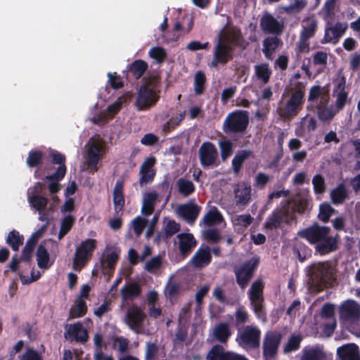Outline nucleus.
Instances as JSON below:
<instances>
[{
    "label": "nucleus",
    "mask_w": 360,
    "mask_h": 360,
    "mask_svg": "<svg viewBox=\"0 0 360 360\" xmlns=\"http://www.w3.org/2000/svg\"><path fill=\"white\" fill-rule=\"evenodd\" d=\"M346 78L342 76L333 89V96L336 97L335 109L337 112L342 110L348 100V92L345 91Z\"/></svg>",
    "instance_id": "18"
},
{
    "label": "nucleus",
    "mask_w": 360,
    "mask_h": 360,
    "mask_svg": "<svg viewBox=\"0 0 360 360\" xmlns=\"http://www.w3.org/2000/svg\"><path fill=\"white\" fill-rule=\"evenodd\" d=\"M141 286L137 282L125 284L120 290L122 300L123 302L133 301L141 295Z\"/></svg>",
    "instance_id": "25"
},
{
    "label": "nucleus",
    "mask_w": 360,
    "mask_h": 360,
    "mask_svg": "<svg viewBox=\"0 0 360 360\" xmlns=\"http://www.w3.org/2000/svg\"><path fill=\"white\" fill-rule=\"evenodd\" d=\"M158 198V195L156 191L148 192L144 195L141 210L143 216L148 217L153 213Z\"/></svg>",
    "instance_id": "30"
},
{
    "label": "nucleus",
    "mask_w": 360,
    "mask_h": 360,
    "mask_svg": "<svg viewBox=\"0 0 360 360\" xmlns=\"http://www.w3.org/2000/svg\"><path fill=\"white\" fill-rule=\"evenodd\" d=\"M103 146L97 141L93 142L87 150V164L94 172L98 171V163L102 155Z\"/></svg>",
    "instance_id": "23"
},
{
    "label": "nucleus",
    "mask_w": 360,
    "mask_h": 360,
    "mask_svg": "<svg viewBox=\"0 0 360 360\" xmlns=\"http://www.w3.org/2000/svg\"><path fill=\"white\" fill-rule=\"evenodd\" d=\"M66 171V166L58 167L54 173L45 176L44 179L49 181L48 188L51 195L58 193L60 190V181L64 178Z\"/></svg>",
    "instance_id": "22"
},
{
    "label": "nucleus",
    "mask_w": 360,
    "mask_h": 360,
    "mask_svg": "<svg viewBox=\"0 0 360 360\" xmlns=\"http://www.w3.org/2000/svg\"><path fill=\"white\" fill-rule=\"evenodd\" d=\"M333 274L331 265L328 262L312 264L308 271L310 287L316 292L322 291Z\"/></svg>",
    "instance_id": "5"
},
{
    "label": "nucleus",
    "mask_w": 360,
    "mask_h": 360,
    "mask_svg": "<svg viewBox=\"0 0 360 360\" xmlns=\"http://www.w3.org/2000/svg\"><path fill=\"white\" fill-rule=\"evenodd\" d=\"M316 109L318 117L322 122L331 121L338 112L337 110L333 111L331 107H325L321 105H318Z\"/></svg>",
    "instance_id": "52"
},
{
    "label": "nucleus",
    "mask_w": 360,
    "mask_h": 360,
    "mask_svg": "<svg viewBox=\"0 0 360 360\" xmlns=\"http://www.w3.org/2000/svg\"><path fill=\"white\" fill-rule=\"evenodd\" d=\"M255 72L257 78L264 84L269 82L272 75V70L268 63H262L255 66Z\"/></svg>",
    "instance_id": "41"
},
{
    "label": "nucleus",
    "mask_w": 360,
    "mask_h": 360,
    "mask_svg": "<svg viewBox=\"0 0 360 360\" xmlns=\"http://www.w3.org/2000/svg\"><path fill=\"white\" fill-rule=\"evenodd\" d=\"M281 40L276 37H268L263 41L262 51L266 58H269L278 47Z\"/></svg>",
    "instance_id": "39"
},
{
    "label": "nucleus",
    "mask_w": 360,
    "mask_h": 360,
    "mask_svg": "<svg viewBox=\"0 0 360 360\" xmlns=\"http://www.w3.org/2000/svg\"><path fill=\"white\" fill-rule=\"evenodd\" d=\"M321 316L324 319H333L335 316V306L332 303H325L321 309Z\"/></svg>",
    "instance_id": "64"
},
{
    "label": "nucleus",
    "mask_w": 360,
    "mask_h": 360,
    "mask_svg": "<svg viewBox=\"0 0 360 360\" xmlns=\"http://www.w3.org/2000/svg\"><path fill=\"white\" fill-rule=\"evenodd\" d=\"M24 238L19 232L13 230L8 234L6 243L11 246L13 251H18L21 245L23 244Z\"/></svg>",
    "instance_id": "46"
},
{
    "label": "nucleus",
    "mask_w": 360,
    "mask_h": 360,
    "mask_svg": "<svg viewBox=\"0 0 360 360\" xmlns=\"http://www.w3.org/2000/svg\"><path fill=\"white\" fill-rule=\"evenodd\" d=\"M252 155V151L250 150H238L232 160V167L233 171L236 173L238 172L240 170L245 160Z\"/></svg>",
    "instance_id": "40"
},
{
    "label": "nucleus",
    "mask_w": 360,
    "mask_h": 360,
    "mask_svg": "<svg viewBox=\"0 0 360 360\" xmlns=\"http://www.w3.org/2000/svg\"><path fill=\"white\" fill-rule=\"evenodd\" d=\"M176 186L179 193L184 197L190 196L195 191L194 184L186 178H179L176 181Z\"/></svg>",
    "instance_id": "38"
},
{
    "label": "nucleus",
    "mask_w": 360,
    "mask_h": 360,
    "mask_svg": "<svg viewBox=\"0 0 360 360\" xmlns=\"http://www.w3.org/2000/svg\"><path fill=\"white\" fill-rule=\"evenodd\" d=\"M206 360H248L243 356L232 352L225 351L220 345H214L206 356Z\"/></svg>",
    "instance_id": "14"
},
{
    "label": "nucleus",
    "mask_w": 360,
    "mask_h": 360,
    "mask_svg": "<svg viewBox=\"0 0 360 360\" xmlns=\"http://www.w3.org/2000/svg\"><path fill=\"white\" fill-rule=\"evenodd\" d=\"M37 243L30 240H27L25 246L23 248L20 260L30 262L32 259V253Z\"/></svg>",
    "instance_id": "55"
},
{
    "label": "nucleus",
    "mask_w": 360,
    "mask_h": 360,
    "mask_svg": "<svg viewBox=\"0 0 360 360\" xmlns=\"http://www.w3.org/2000/svg\"><path fill=\"white\" fill-rule=\"evenodd\" d=\"M300 360H329L328 354L320 345L304 347L300 354Z\"/></svg>",
    "instance_id": "17"
},
{
    "label": "nucleus",
    "mask_w": 360,
    "mask_h": 360,
    "mask_svg": "<svg viewBox=\"0 0 360 360\" xmlns=\"http://www.w3.org/2000/svg\"><path fill=\"white\" fill-rule=\"evenodd\" d=\"M231 335V330L228 323L221 322L215 326L213 337L221 343H226Z\"/></svg>",
    "instance_id": "32"
},
{
    "label": "nucleus",
    "mask_w": 360,
    "mask_h": 360,
    "mask_svg": "<svg viewBox=\"0 0 360 360\" xmlns=\"http://www.w3.org/2000/svg\"><path fill=\"white\" fill-rule=\"evenodd\" d=\"M338 0H326L321 11L324 13L325 20L331 18L335 15V8Z\"/></svg>",
    "instance_id": "60"
},
{
    "label": "nucleus",
    "mask_w": 360,
    "mask_h": 360,
    "mask_svg": "<svg viewBox=\"0 0 360 360\" xmlns=\"http://www.w3.org/2000/svg\"><path fill=\"white\" fill-rule=\"evenodd\" d=\"M221 151V157L226 160L233 153V143L229 140H221L219 142Z\"/></svg>",
    "instance_id": "58"
},
{
    "label": "nucleus",
    "mask_w": 360,
    "mask_h": 360,
    "mask_svg": "<svg viewBox=\"0 0 360 360\" xmlns=\"http://www.w3.org/2000/svg\"><path fill=\"white\" fill-rule=\"evenodd\" d=\"M259 264V257L257 255H255L239 266L234 268L233 272L236 276V282L242 289L248 286Z\"/></svg>",
    "instance_id": "10"
},
{
    "label": "nucleus",
    "mask_w": 360,
    "mask_h": 360,
    "mask_svg": "<svg viewBox=\"0 0 360 360\" xmlns=\"http://www.w3.org/2000/svg\"><path fill=\"white\" fill-rule=\"evenodd\" d=\"M264 289V284L262 280H257L254 281L248 292V297L250 302H255L256 301H264L263 296Z\"/></svg>",
    "instance_id": "34"
},
{
    "label": "nucleus",
    "mask_w": 360,
    "mask_h": 360,
    "mask_svg": "<svg viewBox=\"0 0 360 360\" xmlns=\"http://www.w3.org/2000/svg\"><path fill=\"white\" fill-rule=\"evenodd\" d=\"M96 246V239L87 238L76 247L72 260V266L75 270L80 271L87 264L91 259Z\"/></svg>",
    "instance_id": "9"
},
{
    "label": "nucleus",
    "mask_w": 360,
    "mask_h": 360,
    "mask_svg": "<svg viewBox=\"0 0 360 360\" xmlns=\"http://www.w3.org/2000/svg\"><path fill=\"white\" fill-rule=\"evenodd\" d=\"M335 209L328 203L323 202L319 206V219L326 223L329 221L331 215L335 212Z\"/></svg>",
    "instance_id": "53"
},
{
    "label": "nucleus",
    "mask_w": 360,
    "mask_h": 360,
    "mask_svg": "<svg viewBox=\"0 0 360 360\" xmlns=\"http://www.w3.org/2000/svg\"><path fill=\"white\" fill-rule=\"evenodd\" d=\"M68 333L73 340L78 342L84 343L89 338L87 330L80 322L70 325Z\"/></svg>",
    "instance_id": "31"
},
{
    "label": "nucleus",
    "mask_w": 360,
    "mask_h": 360,
    "mask_svg": "<svg viewBox=\"0 0 360 360\" xmlns=\"http://www.w3.org/2000/svg\"><path fill=\"white\" fill-rule=\"evenodd\" d=\"M318 29V20L314 16L305 18L302 22L300 36L304 39L313 38Z\"/></svg>",
    "instance_id": "28"
},
{
    "label": "nucleus",
    "mask_w": 360,
    "mask_h": 360,
    "mask_svg": "<svg viewBox=\"0 0 360 360\" xmlns=\"http://www.w3.org/2000/svg\"><path fill=\"white\" fill-rule=\"evenodd\" d=\"M282 338V333L278 330H269L265 333L262 343L263 356L265 360L276 356Z\"/></svg>",
    "instance_id": "11"
},
{
    "label": "nucleus",
    "mask_w": 360,
    "mask_h": 360,
    "mask_svg": "<svg viewBox=\"0 0 360 360\" xmlns=\"http://www.w3.org/2000/svg\"><path fill=\"white\" fill-rule=\"evenodd\" d=\"M211 262V251L207 245L199 248L191 259L193 266L197 269H202L210 264Z\"/></svg>",
    "instance_id": "21"
},
{
    "label": "nucleus",
    "mask_w": 360,
    "mask_h": 360,
    "mask_svg": "<svg viewBox=\"0 0 360 360\" xmlns=\"http://www.w3.org/2000/svg\"><path fill=\"white\" fill-rule=\"evenodd\" d=\"M44 153L39 150H31L28 153L26 164L30 168L39 167L43 162Z\"/></svg>",
    "instance_id": "43"
},
{
    "label": "nucleus",
    "mask_w": 360,
    "mask_h": 360,
    "mask_svg": "<svg viewBox=\"0 0 360 360\" xmlns=\"http://www.w3.org/2000/svg\"><path fill=\"white\" fill-rule=\"evenodd\" d=\"M347 29L346 24H342L340 22L335 23L333 27L326 29L324 41L326 43H336L339 38L341 37Z\"/></svg>",
    "instance_id": "26"
},
{
    "label": "nucleus",
    "mask_w": 360,
    "mask_h": 360,
    "mask_svg": "<svg viewBox=\"0 0 360 360\" xmlns=\"http://www.w3.org/2000/svg\"><path fill=\"white\" fill-rule=\"evenodd\" d=\"M285 212L282 209L274 210L267 218L264 227L269 230H274L278 228L282 224Z\"/></svg>",
    "instance_id": "33"
},
{
    "label": "nucleus",
    "mask_w": 360,
    "mask_h": 360,
    "mask_svg": "<svg viewBox=\"0 0 360 360\" xmlns=\"http://www.w3.org/2000/svg\"><path fill=\"white\" fill-rule=\"evenodd\" d=\"M330 228L321 226L315 222L310 226L298 232V236L306 239L310 244L315 245V250L321 255L335 252L338 249L340 235L330 236Z\"/></svg>",
    "instance_id": "1"
},
{
    "label": "nucleus",
    "mask_w": 360,
    "mask_h": 360,
    "mask_svg": "<svg viewBox=\"0 0 360 360\" xmlns=\"http://www.w3.org/2000/svg\"><path fill=\"white\" fill-rule=\"evenodd\" d=\"M206 77L205 73L198 70L195 72L194 76V92L197 96H200L203 94L205 89Z\"/></svg>",
    "instance_id": "50"
},
{
    "label": "nucleus",
    "mask_w": 360,
    "mask_h": 360,
    "mask_svg": "<svg viewBox=\"0 0 360 360\" xmlns=\"http://www.w3.org/2000/svg\"><path fill=\"white\" fill-rule=\"evenodd\" d=\"M119 259V253L116 251H112L106 255L105 259V266L103 269H107L108 272H112L115 270V265Z\"/></svg>",
    "instance_id": "56"
},
{
    "label": "nucleus",
    "mask_w": 360,
    "mask_h": 360,
    "mask_svg": "<svg viewBox=\"0 0 360 360\" xmlns=\"http://www.w3.org/2000/svg\"><path fill=\"white\" fill-rule=\"evenodd\" d=\"M157 77H150L145 84L141 85L138 91V96L135 102L139 110H146L154 106L160 98L159 91L150 87L155 86Z\"/></svg>",
    "instance_id": "6"
},
{
    "label": "nucleus",
    "mask_w": 360,
    "mask_h": 360,
    "mask_svg": "<svg viewBox=\"0 0 360 360\" xmlns=\"http://www.w3.org/2000/svg\"><path fill=\"white\" fill-rule=\"evenodd\" d=\"M87 311V306L84 299L77 298L75 306L70 310V316L72 318H79L84 316Z\"/></svg>",
    "instance_id": "48"
},
{
    "label": "nucleus",
    "mask_w": 360,
    "mask_h": 360,
    "mask_svg": "<svg viewBox=\"0 0 360 360\" xmlns=\"http://www.w3.org/2000/svg\"><path fill=\"white\" fill-rule=\"evenodd\" d=\"M218 156L217 149L213 143L205 141L201 144L198 150V157L203 168L217 165Z\"/></svg>",
    "instance_id": "13"
},
{
    "label": "nucleus",
    "mask_w": 360,
    "mask_h": 360,
    "mask_svg": "<svg viewBox=\"0 0 360 360\" xmlns=\"http://www.w3.org/2000/svg\"><path fill=\"white\" fill-rule=\"evenodd\" d=\"M108 83L113 89H119L124 86L121 77L117 72H108Z\"/></svg>",
    "instance_id": "63"
},
{
    "label": "nucleus",
    "mask_w": 360,
    "mask_h": 360,
    "mask_svg": "<svg viewBox=\"0 0 360 360\" xmlns=\"http://www.w3.org/2000/svg\"><path fill=\"white\" fill-rule=\"evenodd\" d=\"M94 343L95 346V360H113L111 356H103V347L104 346L103 341V335L101 333H96L94 338Z\"/></svg>",
    "instance_id": "45"
},
{
    "label": "nucleus",
    "mask_w": 360,
    "mask_h": 360,
    "mask_svg": "<svg viewBox=\"0 0 360 360\" xmlns=\"http://www.w3.org/2000/svg\"><path fill=\"white\" fill-rule=\"evenodd\" d=\"M249 124V113L245 110H235L229 113L223 123V131L226 134H242Z\"/></svg>",
    "instance_id": "8"
},
{
    "label": "nucleus",
    "mask_w": 360,
    "mask_h": 360,
    "mask_svg": "<svg viewBox=\"0 0 360 360\" xmlns=\"http://www.w3.org/2000/svg\"><path fill=\"white\" fill-rule=\"evenodd\" d=\"M37 265L40 269H48L52 264L49 263L50 255L45 246L40 244L37 250Z\"/></svg>",
    "instance_id": "36"
},
{
    "label": "nucleus",
    "mask_w": 360,
    "mask_h": 360,
    "mask_svg": "<svg viewBox=\"0 0 360 360\" xmlns=\"http://www.w3.org/2000/svg\"><path fill=\"white\" fill-rule=\"evenodd\" d=\"M30 205L37 211H44L48 205L49 200L41 195H32L28 198Z\"/></svg>",
    "instance_id": "47"
},
{
    "label": "nucleus",
    "mask_w": 360,
    "mask_h": 360,
    "mask_svg": "<svg viewBox=\"0 0 360 360\" xmlns=\"http://www.w3.org/2000/svg\"><path fill=\"white\" fill-rule=\"evenodd\" d=\"M147 224H148V220L146 219L145 218H143L139 216L136 217V218H134L133 219V221H132L133 229H134L135 234L137 236H140L143 233V231Z\"/></svg>",
    "instance_id": "61"
},
{
    "label": "nucleus",
    "mask_w": 360,
    "mask_h": 360,
    "mask_svg": "<svg viewBox=\"0 0 360 360\" xmlns=\"http://www.w3.org/2000/svg\"><path fill=\"white\" fill-rule=\"evenodd\" d=\"M148 54L151 58L155 60L159 64L162 63L167 56L166 51L161 46H155L151 48Z\"/></svg>",
    "instance_id": "54"
},
{
    "label": "nucleus",
    "mask_w": 360,
    "mask_h": 360,
    "mask_svg": "<svg viewBox=\"0 0 360 360\" xmlns=\"http://www.w3.org/2000/svg\"><path fill=\"white\" fill-rule=\"evenodd\" d=\"M260 27L267 34L280 35L283 31V22L277 20L271 14L266 13L260 19Z\"/></svg>",
    "instance_id": "15"
},
{
    "label": "nucleus",
    "mask_w": 360,
    "mask_h": 360,
    "mask_svg": "<svg viewBox=\"0 0 360 360\" xmlns=\"http://www.w3.org/2000/svg\"><path fill=\"white\" fill-rule=\"evenodd\" d=\"M156 162L155 157L147 158L140 167L139 184L141 186L152 182L155 176V171L153 169Z\"/></svg>",
    "instance_id": "16"
},
{
    "label": "nucleus",
    "mask_w": 360,
    "mask_h": 360,
    "mask_svg": "<svg viewBox=\"0 0 360 360\" xmlns=\"http://www.w3.org/2000/svg\"><path fill=\"white\" fill-rule=\"evenodd\" d=\"M264 301L250 302L252 310L257 318L262 321H266V313L264 305Z\"/></svg>",
    "instance_id": "57"
},
{
    "label": "nucleus",
    "mask_w": 360,
    "mask_h": 360,
    "mask_svg": "<svg viewBox=\"0 0 360 360\" xmlns=\"http://www.w3.org/2000/svg\"><path fill=\"white\" fill-rule=\"evenodd\" d=\"M289 4L283 7V10L286 13H300L307 5V0H288Z\"/></svg>",
    "instance_id": "51"
},
{
    "label": "nucleus",
    "mask_w": 360,
    "mask_h": 360,
    "mask_svg": "<svg viewBox=\"0 0 360 360\" xmlns=\"http://www.w3.org/2000/svg\"><path fill=\"white\" fill-rule=\"evenodd\" d=\"M261 333L257 326L248 325L238 330L236 341L245 350H255L259 348Z\"/></svg>",
    "instance_id": "7"
},
{
    "label": "nucleus",
    "mask_w": 360,
    "mask_h": 360,
    "mask_svg": "<svg viewBox=\"0 0 360 360\" xmlns=\"http://www.w3.org/2000/svg\"><path fill=\"white\" fill-rule=\"evenodd\" d=\"M303 340V337L298 334L291 335L287 342L285 344L283 348V352L285 354H288L292 352H295L300 348L301 342Z\"/></svg>",
    "instance_id": "37"
},
{
    "label": "nucleus",
    "mask_w": 360,
    "mask_h": 360,
    "mask_svg": "<svg viewBox=\"0 0 360 360\" xmlns=\"http://www.w3.org/2000/svg\"><path fill=\"white\" fill-rule=\"evenodd\" d=\"M339 360H360L359 347L354 343L343 345L337 349Z\"/></svg>",
    "instance_id": "24"
},
{
    "label": "nucleus",
    "mask_w": 360,
    "mask_h": 360,
    "mask_svg": "<svg viewBox=\"0 0 360 360\" xmlns=\"http://www.w3.org/2000/svg\"><path fill=\"white\" fill-rule=\"evenodd\" d=\"M312 184L316 194H322L326 191L325 180L321 174H317L313 177Z\"/></svg>",
    "instance_id": "59"
},
{
    "label": "nucleus",
    "mask_w": 360,
    "mask_h": 360,
    "mask_svg": "<svg viewBox=\"0 0 360 360\" xmlns=\"http://www.w3.org/2000/svg\"><path fill=\"white\" fill-rule=\"evenodd\" d=\"M162 266V258L160 255L153 257L148 261L145 265V270L150 273H154L155 271L159 269Z\"/></svg>",
    "instance_id": "62"
},
{
    "label": "nucleus",
    "mask_w": 360,
    "mask_h": 360,
    "mask_svg": "<svg viewBox=\"0 0 360 360\" xmlns=\"http://www.w3.org/2000/svg\"><path fill=\"white\" fill-rule=\"evenodd\" d=\"M223 220V217L217 207L210 210L203 217L202 223L206 226H214L219 224Z\"/></svg>",
    "instance_id": "42"
},
{
    "label": "nucleus",
    "mask_w": 360,
    "mask_h": 360,
    "mask_svg": "<svg viewBox=\"0 0 360 360\" xmlns=\"http://www.w3.org/2000/svg\"><path fill=\"white\" fill-rule=\"evenodd\" d=\"M179 240V250L181 255L185 258L192 251V250L196 246L197 241L194 238L193 235L190 233H181L177 235Z\"/></svg>",
    "instance_id": "20"
},
{
    "label": "nucleus",
    "mask_w": 360,
    "mask_h": 360,
    "mask_svg": "<svg viewBox=\"0 0 360 360\" xmlns=\"http://www.w3.org/2000/svg\"><path fill=\"white\" fill-rule=\"evenodd\" d=\"M330 198L333 203L341 204L347 198V191L343 184H340L330 193Z\"/></svg>",
    "instance_id": "49"
},
{
    "label": "nucleus",
    "mask_w": 360,
    "mask_h": 360,
    "mask_svg": "<svg viewBox=\"0 0 360 360\" xmlns=\"http://www.w3.org/2000/svg\"><path fill=\"white\" fill-rule=\"evenodd\" d=\"M146 315L137 305L133 304L128 308L125 314V323L136 334L141 333Z\"/></svg>",
    "instance_id": "12"
},
{
    "label": "nucleus",
    "mask_w": 360,
    "mask_h": 360,
    "mask_svg": "<svg viewBox=\"0 0 360 360\" xmlns=\"http://www.w3.org/2000/svg\"><path fill=\"white\" fill-rule=\"evenodd\" d=\"M234 194L236 205H246L251 199V186L248 184H238Z\"/></svg>",
    "instance_id": "29"
},
{
    "label": "nucleus",
    "mask_w": 360,
    "mask_h": 360,
    "mask_svg": "<svg viewBox=\"0 0 360 360\" xmlns=\"http://www.w3.org/2000/svg\"><path fill=\"white\" fill-rule=\"evenodd\" d=\"M75 221V218L74 216L71 214H68L65 216L60 223V231L58 235V238L59 240H61L63 238L66 236L68 232L72 228Z\"/></svg>",
    "instance_id": "44"
},
{
    "label": "nucleus",
    "mask_w": 360,
    "mask_h": 360,
    "mask_svg": "<svg viewBox=\"0 0 360 360\" xmlns=\"http://www.w3.org/2000/svg\"><path fill=\"white\" fill-rule=\"evenodd\" d=\"M201 210V207L193 202L181 205L178 207V214L188 224H193Z\"/></svg>",
    "instance_id": "19"
},
{
    "label": "nucleus",
    "mask_w": 360,
    "mask_h": 360,
    "mask_svg": "<svg viewBox=\"0 0 360 360\" xmlns=\"http://www.w3.org/2000/svg\"><path fill=\"white\" fill-rule=\"evenodd\" d=\"M338 314L340 323L360 338V304L353 300H347L339 306Z\"/></svg>",
    "instance_id": "3"
},
{
    "label": "nucleus",
    "mask_w": 360,
    "mask_h": 360,
    "mask_svg": "<svg viewBox=\"0 0 360 360\" xmlns=\"http://www.w3.org/2000/svg\"><path fill=\"white\" fill-rule=\"evenodd\" d=\"M112 198L115 212H119L122 211L125 204L123 179H117L116 181L112 192Z\"/></svg>",
    "instance_id": "27"
},
{
    "label": "nucleus",
    "mask_w": 360,
    "mask_h": 360,
    "mask_svg": "<svg viewBox=\"0 0 360 360\" xmlns=\"http://www.w3.org/2000/svg\"><path fill=\"white\" fill-rule=\"evenodd\" d=\"M243 41V39L240 32L233 33L226 41L219 38L214 47L210 67L217 68L219 65H224L232 60L235 47H240Z\"/></svg>",
    "instance_id": "2"
},
{
    "label": "nucleus",
    "mask_w": 360,
    "mask_h": 360,
    "mask_svg": "<svg viewBox=\"0 0 360 360\" xmlns=\"http://www.w3.org/2000/svg\"><path fill=\"white\" fill-rule=\"evenodd\" d=\"M296 89L282 105L277 108L278 115L285 120H290L295 117L302 110L304 103V90L302 83L298 82L296 84Z\"/></svg>",
    "instance_id": "4"
},
{
    "label": "nucleus",
    "mask_w": 360,
    "mask_h": 360,
    "mask_svg": "<svg viewBox=\"0 0 360 360\" xmlns=\"http://www.w3.org/2000/svg\"><path fill=\"white\" fill-rule=\"evenodd\" d=\"M148 68V65L145 60L138 59L127 66V72L136 79H139L144 75Z\"/></svg>",
    "instance_id": "35"
}]
</instances>
